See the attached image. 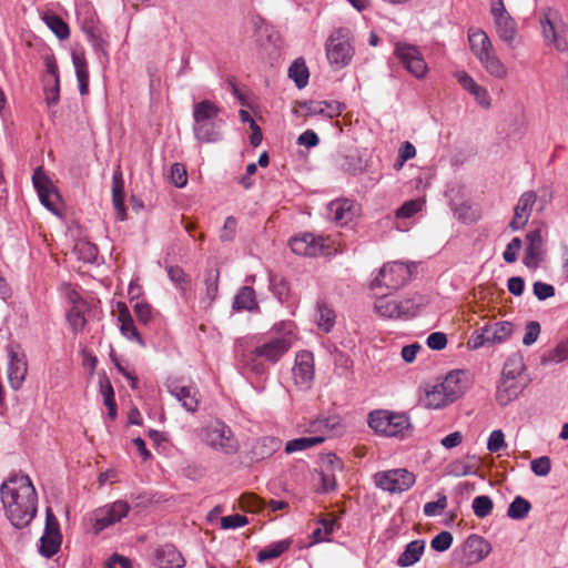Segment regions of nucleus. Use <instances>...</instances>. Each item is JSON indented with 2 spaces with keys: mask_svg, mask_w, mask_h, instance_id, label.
Returning a JSON list of instances; mask_svg holds the SVG:
<instances>
[{
  "mask_svg": "<svg viewBox=\"0 0 568 568\" xmlns=\"http://www.w3.org/2000/svg\"><path fill=\"white\" fill-rule=\"evenodd\" d=\"M219 270H210L205 274V294L210 302H213L219 293Z\"/></svg>",
  "mask_w": 568,
  "mask_h": 568,
  "instance_id": "864d4df0",
  "label": "nucleus"
},
{
  "mask_svg": "<svg viewBox=\"0 0 568 568\" xmlns=\"http://www.w3.org/2000/svg\"><path fill=\"white\" fill-rule=\"evenodd\" d=\"M333 424L329 423V419L323 418L317 419L312 424V427L316 432H321L322 435L310 436V437H300L288 440L285 445V452L287 454H293L296 452L306 450L313 446H316L325 440L324 434L333 428Z\"/></svg>",
  "mask_w": 568,
  "mask_h": 568,
  "instance_id": "f3484780",
  "label": "nucleus"
},
{
  "mask_svg": "<svg viewBox=\"0 0 568 568\" xmlns=\"http://www.w3.org/2000/svg\"><path fill=\"white\" fill-rule=\"evenodd\" d=\"M373 479L377 488L389 494H402L407 491L416 481L414 473L406 468H394L377 471L374 474Z\"/></svg>",
  "mask_w": 568,
  "mask_h": 568,
  "instance_id": "0eeeda50",
  "label": "nucleus"
},
{
  "mask_svg": "<svg viewBox=\"0 0 568 568\" xmlns=\"http://www.w3.org/2000/svg\"><path fill=\"white\" fill-rule=\"evenodd\" d=\"M525 371L524 359L520 355H511L507 358L504 364V368L501 372L503 378H511V379H525L523 373Z\"/></svg>",
  "mask_w": 568,
  "mask_h": 568,
  "instance_id": "ea45409f",
  "label": "nucleus"
},
{
  "mask_svg": "<svg viewBox=\"0 0 568 568\" xmlns=\"http://www.w3.org/2000/svg\"><path fill=\"white\" fill-rule=\"evenodd\" d=\"M6 516L13 527H27L37 514L38 495L28 475H14L0 487Z\"/></svg>",
  "mask_w": 568,
  "mask_h": 568,
  "instance_id": "f03ea898",
  "label": "nucleus"
},
{
  "mask_svg": "<svg viewBox=\"0 0 568 568\" xmlns=\"http://www.w3.org/2000/svg\"><path fill=\"white\" fill-rule=\"evenodd\" d=\"M447 345V337L442 332H434L427 337V346L434 351L444 349Z\"/></svg>",
  "mask_w": 568,
  "mask_h": 568,
  "instance_id": "774afa93",
  "label": "nucleus"
},
{
  "mask_svg": "<svg viewBox=\"0 0 568 568\" xmlns=\"http://www.w3.org/2000/svg\"><path fill=\"white\" fill-rule=\"evenodd\" d=\"M270 288L281 303L287 301L290 294L288 282L281 275H270Z\"/></svg>",
  "mask_w": 568,
  "mask_h": 568,
  "instance_id": "49530a36",
  "label": "nucleus"
},
{
  "mask_svg": "<svg viewBox=\"0 0 568 568\" xmlns=\"http://www.w3.org/2000/svg\"><path fill=\"white\" fill-rule=\"evenodd\" d=\"M220 112L221 108L216 103L210 100H203L193 105V121L197 123L214 121L217 119Z\"/></svg>",
  "mask_w": 568,
  "mask_h": 568,
  "instance_id": "473e14b6",
  "label": "nucleus"
},
{
  "mask_svg": "<svg viewBox=\"0 0 568 568\" xmlns=\"http://www.w3.org/2000/svg\"><path fill=\"white\" fill-rule=\"evenodd\" d=\"M74 253L79 260L85 263H93L98 256V248L94 244L85 241H80L74 246Z\"/></svg>",
  "mask_w": 568,
  "mask_h": 568,
  "instance_id": "09e8293b",
  "label": "nucleus"
},
{
  "mask_svg": "<svg viewBox=\"0 0 568 568\" xmlns=\"http://www.w3.org/2000/svg\"><path fill=\"white\" fill-rule=\"evenodd\" d=\"M526 379L500 378L496 390V400L500 406H507L515 400L526 387Z\"/></svg>",
  "mask_w": 568,
  "mask_h": 568,
  "instance_id": "5701e85b",
  "label": "nucleus"
},
{
  "mask_svg": "<svg viewBox=\"0 0 568 568\" xmlns=\"http://www.w3.org/2000/svg\"><path fill=\"white\" fill-rule=\"evenodd\" d=\"M540 334V324L536 321L527 323L525 327V335L523 337V344L526 346L532 345Z\"/></svg>",
  "mask_w": 568,
  "mask_h": 568,
  "instance_id": "0e129e2a",
  "label": "nucleus"
},
{
  "mask_svg": "<svg viewBox=\"0 0 568 568\" xmlns=\"http://www.w3.org/2000/svg\"><path fill=\"white\" fill-rule=\"evenodd\" d=\"M112 204L115 210L116 219L124 221L126 219V207L124 205V181L120 168H118L112 175Z\"/></svg>",
  "mask_w": 568,
  "mask_h": 568,
  "instance_id": "cd10ccee",
  "label": "nucleus"
},
{
  "mask_svg": "<svg viewBox=\"0 0 568 568\" xmlns=\"http://www.w3.org/2000/svg\"><path fill=\"white\" fill-rule=\"evenodd\" d=\"M88 306L84 302H77L67 313L68 323L73 333L78 334L83 331L87 318L85 311Z\"/></svg>",
  "mask_w": 568,
  "mask_h": 568,
  "instance_id": "f704fd0d",
  "label": "nucleus"
},
{
  "mask_svg": "<svg viewBox=\"0 0 568 568\" xmlns=\"http://www.w3.org/2000/svg\"><path fill=\"white\" fill-rule=\"evenodd\" d=\"M293 378L300 388L307 389L311 387L314 378V357L311 352L302 351L296 354Z\"/></svg>",
  "mask_w": 568,
  "mask_h": 568,
  "instance_id": "a211bd4d",
  "label": "nucleus"
},
{
  "mask_svg": "<svg viewBox=\"0 0 568 568\" xmlns=\"http://www.w3.org/2000/svg\"><path fill=\"white\" fill-rule=\"evenodd\" d=\"M494 18V26L498 38L507 44L508 48H515V39L517 37V23L507 12L503 0H498L491 4L490 9Z\"/></svg>",
  "mask_w": 568,
  "mask_h": 568,
  "instance_id": "9b49d317",
  "label": "nucleus"
},
{
  "mask_svg": "<svg viewBox=\"0 0 568 568\" xmlns=\"http://www.w3.org/2000/svg\"><path fill=\"white\" fill-rule=\"evenodd\" d=\"M169 278L173 282L176 288L180 291L183 298H187V292L191 287V280L180 266L166 267Z\"/></svg>",
  "mask_w": 568,
  "mask_h": 568,
  "instance_id": "a19ab883",
  "label": "nucleus"
},
{
  "mask_svg": "<svg viewBox=\"0 0 568 568\" xmlns=\"http://www.w3.org/2000/svg\"><path fill=\"white\" fill-rule=\"evenodd\" d=\"M523 242L519 237H514L506 246L503 258L507 263H515L518 258V253L521 250Z\"/></svg>",
  "mask_w": 568,
  "mask_h": 568,
  "instance_id": "bf43d9fd",
  "label": "nucleus"
},
{
  "mask_svg": "<svg viewBox=\"0 0 568 568\" xmlns=\"http://www.w3.org/2000/svg\"><path fill=\"white\" fill-rule=\"evenodd\" d=\"M232 307L236 312L258 310L253 287L248 285L241 287L234 296Z\"/></svg>",
  "mask_w": 568,
  "mask_h": 568,
  "instance_id": "7c9ffc66",
  "label": "nucleus"
},
{
  "mask_svg": "<svg viewBox=\"0 0 568 568\" xmlns=\"http://www.w3.org/2000/svg\"><path fill=\"white\" fill-rule=\"evenodd\" d=\"M493 500L489 496L480 495L473 499L471 508L478 518H485L493 511Z\"/></svg>",
  "mask_w": 568,
  "mask_h": 568,
  "instance_id": "3c124183",
  "label": "nucleus"
},
{
  "mask_svg": "<svg viewBox=\"0 0 568 568\" xmlns=\"http://www.w3.org/2000/svg\"><path fill=\"white\" fill-rule=\"evenodd\" d=\"M425 550V541L423 539H416L407 544L404 551L397 559L399 567H410L416 564Z\"/></svg>",
  "mask_w": 568,
  "mask_h": 568,
  "instance_id": "2f4dec72",
  "label": "nucleus"
},
{
  "mask_svg": "<svg viewBox=\"0 0 568 568\" xmlns=\"http://www.w3.org/2000/svg\"><path fill=\"white\" fill-rule=\"evenodd\" d=\"M325 50L327 60L334 70H341L348 65L354 55L349 30L339 28L333 31L326 41Z\"/></svg>",
  "mask_w": 568,
  "mask_h": 568,
  "instance_id": "20e7f679",
  "label": "nucleus"
},
{
  "mask_svg": "<svg viewBox=\"0 0 568 568\" xmlns=\"http://www.w3.org/2000/svg\"><path fill=\"white\" fill-rule=\"evenodd\" d=\"M170 179L176 187H184L187 183V173L184 165L174 163L170 170Z\"/></svg>",
  "mask_w": 568,
  "mask_h": 568,
  "instance_id": "4d7b16f0",
  "label": "nucleus"
},
{
  "mask_svg": "<svg viewBox=\"0 0 568 568\" xmlns=\"http://www.w3.org/2000/svg\"><path fill=\"white\" fill-rule=\"evenodd\" d=\"M291 544L292 541L290 539L275 541L260 550L256 559L258 562H265L267 560L278 558L282 554L288 550Z\"/></svg>",
  "mask_w": 568,
  "mask_h": 568,
  "instance_id": "58836bf2",
  "label": "nucleus"
},
{
  "mask_svg": "<svg viewBox=\"0 0 568 568\" xmlns=\"http://www.w3.org/2000/svg\"><path fill=\"white\" fill-rule=\"evenodd\" d=\"M468 41L475 57L493 45L489 37L481 29H470L468 32Z\"/></svg>",
  "mask_w": 568,
  "mask_h": 568,
  "instance_id": "79ce46f5",
  "label": "nucleus"
},
{
  "mask_svg": "<svg viewBox=\"0 0 568 568\" xmlns=\"http://www.w3.org/2000/svg\"><path fill=\"white\" fill-rule=\"evenodd\" d=\"M506 447L505 436L500 429L493 430L487 442V449L491 453H498Z\"/></svg>",
  "mask_w": 568,
  "mask_h": 568,
  "instance_id": "680f3d73",
  "label": "nucleus"
},
{
  "mask_svg": "<svg viewBox=\"0 0 568 568\" xmlns=\"http://www.w3.org/2000/svg\"><path fill=\"white\" fill-rule=\"evenodd\" d=\"M466 545L469 549L470 558H473L475 561H481L491 551L490 544L484 537L477 535L469 536L467 538Z\"/></svg>",
  "mask_w": 568,
  "mask_h": 568,
  "instance_id": "c9c22d12",
  "label": "nucleus"
},
{
  "mask_svg": "<svg viewBox=\"0 0 568 568\" xmlns=\"http://www.w3.org/2000/svg\"><path fill=\"white\" fill-rule=\"evenodd\" d=\"M61 545V534H43L40 538L39 552L45 557L51 558L54 556Z\"/></svg>",
  "mask_w": 568,
  "mask_h": 568,
  "instance_id": "37998d69",
  "label": "nucleus"
},
{
  "mask_svg": "<svg viewBox=\"0 0 568 568\" xmlns=\"http://www.w3.org/2000/svg\"><path fill=\"white\" fill-rule=\"evenodd\" d=\"M316 323L325 333H329L335 324L334 311L323 302H317Z\"/></svg>",
  "mask_w": 568,
  "mask_h": 568,
  "instance_id": "c03bdc74",
  "label": "nucleus"
},
{
  "mask_svg": "<svg viewBox=\"0 0 568 568\" xmlns=\"http://www.w3.org/2000/svg\"><path fill=\"white\" fill-rule=\"evenodd\" d=\"M169 393L175 397L182 406L191 413L196 412L199 407V394L196 388L179 385L176 382L168 383Z\"/></svg>",
  "mask_w": 568,
  "mask_h": 568,
  "instance_id": "393cba45",
  "label": "nucleus"
},
{
  "mask_svg": "<svg viewBox=\"0 0 568 568\" xmlns=\"http://www.w3.org/2000/svg\"><path fill=\"white\" fill-rule=\"evenodd\" d=\"M134 313L138 317V321L144 325H146L153 316L152 307L148 303L138 302L134 305Z\"/></svg>",
  "mask_w": 568,
  "mask_h": 568,
  "instance_id": "338daca9",
  "label": "nucleus"
},
{
  "mask_svg": "<svg viewBox=\"0 0 568 568\" xmlns=\"http://www.w3.org/2000/svg\"><path fill=\"white\" fill-rule=\"evenodd\" d=\"M462 394V387L454 373H449L440 383L427 386L420 403L430 409L442 408L455 402Z\"/></svg>",
  "mask_w": 568,
  "mask_h": 568,
  "instance_id": "7ed1b4c3",
  "label": "nucleus"
},
{
  "mask_svg": "<svg viewBox=\"0 0 568 568\" xmlns=\"http://www.w3.org/2000/svg\"><path fill=\"white\" fill-rule=\"evenodd\" d=\"M153 564L159 568H183L185 559L173 545L166 544L154 550Z\"/></svg>",
  "mask_w": 568,
  "mask_h": 568,
  "instance_id": "4be33fe9",
  "label": "nucleus"
},
{
  "mask_svg": "<svg viewBox=\"0 0 568 568\" xmlns=\"http://www.w3.org/2000/svg\"><path fill=\"white\" fill-rule=\"evenodd\" d=\"M544 38L550 41L556 50L568 51V26L551 9H545L539 18Z\"/></svg>",
  "mask_w": 568,
  "mask_h": 568,
  "instance_id": "6e6552de",
  "label": "nucleus"
},
{
  "mask_svg": "<svg viewBox=\"0 0 568 568\" xmlns=\"http://www.w3.org/2000/svg\"><path fill=\"white\" fill-rule=\"evenodd\" d=\"M288 78L293 80L298 89H303L308 83L310 72L304 59L298 58L288 68Z\"/></svg>",
  "mask_w": 568,
  "mask_h": 568,
  "instance_id": "4c0bfd02",
  "label": "nucleus"
},
{
  "mask_svg": "<svg viewBox=\"0 0 568 568\" xmlns=\"http://www.w3.org/2000/svg\"><path fill=\"white\" fill-rule=\"evenodd\" d=\"M377 313L386 318H409L416 314V305L412 300H388L381 297L375 303Z\"/></svg>",
  "mask_w": 568,
  "mask_h": 568,
  "instance_id": "2eb2a0df",
  "label": "nucleus"
},
{
  "mask_svg": "<svg viewBox=\"0 0 568 568\" xmlns=\"http://www.w3.org/2000/svg\"><path fill=\"white\" fill-rule=\"evenodd\" d=\"M72 62L75 69V75L81 95L89 93V70L83 53L72 52Z\"/></svg>",
  "mask_w": 568,
  "mask_h": 568,
  "instance_id": "72a5a7b5",
  "label": "nucleus"
},
{
  "mask_svg": "<svg viewBox=\"0 0 568 568\" xmlns=\"http://www.w3.org/2000/svg\"><path fill=\"white\" fill-rule=\"evenodd\" d=\"M290 247L293 253L303 256H317L328 254V247L323 236L304 233L291 239Z\"/></svg>",
  "mask_w": 568,
  "mask_h": 568,
  "instance_id": "4468645a",
  "label": "nucleus"
},
{
  "mask_svg": "<svg viewBox=\"0 0 568 568\" xmlns=\"http://www.w3.org/2000/svg\"><path fill=\"white\" fill-rule=\"evenodd\" d=\"M526 250L524 264L529 268H537L544 257V241L539 229L529 231L526 234Z\"/></svg>",
  "mask_w": 568,
  "mask_h": 568,
  "instance_id": "412c9836",
  "label": "nucleus"
},
{
  "mask_svg": "<svg viewBox=\"0 0 568 568\" xmlns=\"http://www.w3.org/2000/svg\"><path fill=\"white\" fill-rule=\"evenodd\" d=\"M486 333V341L490 345L500 344L508 339L513 333V324L509 322H495L483 326Z\"/></svg>",
  "mask_w": 568,
  "mask_h": 568,
  "instance_id": "c756f323",
  "label": "nucleus"
},
{
  "mask_svg": "<svg viewBox=\"0 0 568 568\" xmlns=\"http://www.w3.org/2000/svg\"><path fill=\"white\" fill-rule=\"evenodd\" d=\"M78 19L81 29L85 33L95 52L103 51L104 39L100 27L97 23L95 13L90 7H83L78 11Z\"/></svg>",
  "mask_w": 568,
  "mask_h": 568,
  "instance_id": "dca6fc26",
  "label": "nucleus"
},
{
  "mask_svg": "<svg viewBox=\"0 0 568 568\" xmlns=\"http://www.w3.org/2000/svg\"><path fill=\"white\" fill-rule=\"evenodd\" d=\"M310 111L313 114H321L332 119L342 113V108L337 102L318 101L312 103Z\"/></svg>",
  "mask_w": 568,
  "mask_h": 568,
  "instance_id": "de8ad7c7",
  "label": "nucleus"
},
{
  "mask_svg": "<svg viewBox=\"0 0 568 568\" xmlns=\"http://www.w3.org/2000/svg\"><path fill=\"white\" fill-rule=\"evenodd\" d=\"M33 185L38 192L40 202L51 212L57 213L55 202L59 197L52 182L42 169H37L32 175Z\"/></svg>",
  "mask_w": 568,
  "mask_h": 568,
  "instance_id": "aec40b11",
  "label": "nucleus"
},
{
  "mask_svg": "<svg viewBox=\"0 0 568 568\" xmlns=\"http://www.w3.org/2000/svg\"><path fill=\"white\" fill-rule=\"evenodd\" d=\"M566 359H568V341H562L548 354L544 362L561 363Z\"/></svg>",
  "mask_w": 568,
  "mask_h": 568,
  "instance_id": "052dcab7",
  "label": "nucleus"
},
{
  "mask_svg": "<svg viewBox=\"0 0 568 568\" xmlns=\"http://www.w3.org/2000/svg\"><path fill=\"white\" fill-rule=\"evenodd\" d=\"M8 354V381L13 389H19L28 373V363L24 352L18 344L7 346Z\"/></svg>",
  "mask_w": 568,
  "mask_h": 568,
  "instance_id": "ddd939ff",
  "label": "nucleus"
},
{
  "mask_svg": "<svg viewBox=\"0 0 568 568\" xmlns=\"http://www.w3.org/2000/svg\"><path fill=\"white\" fill-rule=\"evenodd\" d=\"M202 439L212 448L226 455L239 450V443L232 429L222 420H215L202 429Z\"/></svg>",
  "mask_w": 568,
  "mask_h": 568,
  "instance_id": "423d86ee",
  "label": "nucleus"
},
{
  "mask_svg": "<svg viewBox=\"0 0 568 568\" xmlns=\"http://www.w3.org/2000/svg\"><path fill=\"white\" fill-rule=\"evenodd\" d=\"M236 230L237 220L232 215L227 216L220 232V240L222 242H232L236 236Z\"/></svg>",
  "mask_w": 568,
  "mask_h": 568,
  "instance_id": "5fc2aeb1",
  "label": "nucleus"
},
{
  "mask_svg": "<svg viewBox=\"0 0 568 568\" xmlns=\"http://www.w3.org/2000/svg\"><path fill=\"white\" fill-rule=\"evenodd\" d=\"M131 510V506L125 500H116L105 505L94 511L93 529L95 534L101 532L110 526L121 521Z\"/></svg>",
  "mask_w": 568,
  "mask_h": 568,
  "instance_id": "f8f14e48",
  "label": "nucleus"
},
{
  "mask_svg": "<svg viewBox=\"0 0 568 568\" xmlns=\"http://www.w3.org/2000/svg\"><path fill=\"white\" fill-rule=\"evenodd\" d=\"M45 26L60 39L65 40L70 36V29L64 20L51 12H44L41 17Z\"/></svg>",
  "mask_w": 568,
  "mask_h": 568,
  "instance_id": "e433bc0d",
  "label": "nucleus"
},
{
  "mask_svg": "<svg viewBox=\"0 0 568 568\" xmlns=\"http://www.w3.org/2000/svg\"><path fill=\"white\" fill-rule=\"evenodd\" d=\"M118 310V321L120 322V331L123 336H125L130 341H134L139 343L141 346H145V343L136 329V326L133 322L131 313L123 302H119L116 304Z\"/></svg>",
  "mask_w": 568,
  "mask_h": 568,
  "instance_id": "a878e982",
  "label": "nucleus"
},
{
  "mask_svg": "<svg viewBox=\"0 0 568 568\" xmlns=\"http://www.w3.org/2000/svg\"><path fill=\"white\" fill-rule=\"evenodd\" d=\"M453 544V535L449 531H442L436 535L432 541L430 547L439 552L446 551Z\"/></svg>",
  "mask_w": 568,
  "mask_h": 568,
  "instance_id": "13d9d810",
  "label": "nucleus"
},
{
  "mask_svg": "<svg viewBox=\"0 0 568 568\" xmlns=\"http://www.w3.org/2000/svg\"><path fill=\"white\" fill-rule=\"evenodd\" d=\"M476 58L491 77L496 79H505L507 77V68L498 58L493 45L477 54Z\"/></svg>",
  "mask_w": 568,
  "mask_h": 568,
  "instance_id": "bb28decb",
  "label": "nucleus"
},
{
  "mask_svg": "<svg viewBox=\"0 0 568 568\" xmlns=\"http://www.w3.org/2000/svg\"><path fill=\"white\" fill-rule=\"evenodd\" d=\"M247 524V518L240 514L224 516L221 518V527L223 529H236Z\"/></svg>",
  "mask_w": 568,
  "mask_h": 568,
  "instance_id": "e2e57ef3",
  "label": "nucleus"
},
{
  "mask_svg": "<svg viewBox=\"0 0 568 568\" xmlns=\"http://www.w3.org/2000/svg\"><path fill=\"white\" fill-rule=\"evenodd\" d=\"M368 425L381 435L387 437H404L409 428V420L405 414L389 410H375L368 416Z\"/></svg>",
  "mask_w": 568,
  "mask_h": 568,
  "instance_id": "39448f33",
  "label": "nucleus"
},
{
  "mask_svg": "<svg viewBox=\"0 0 568 568\" xmlns=\"http://www.w3.org/2000/svg\"><path fill=\"white\" fill-rule=\"evenodd\" d=\"M271 336L252 349L239 343L235 346V358L243 374L263 376L267 372L266 364H276L297 341V328L293 321H281L271 327Z\"/></svg>",
  "mask_w": 568,
  "mask_h": 568,
  "instance_id": "f257e3e1",
  "label": "nucleus"
},
{
  "mask_svg": "<svg viewBox=\"0 0 568 568\" xmlns=\"http://www.w3.org/2000/svg\"><path fill=\"white\" fill-rule=\"evenodd\" d=\"M355 213L356 205L354 201L348 199L335 200L327 205V216L339 225L352 221Z\"/></svg>",
  "mask_w": 568,
  "mask_h": 568,
  "instance_id": "b1692460",
  "label": "nucleus"
},
{
  "mask_svg": "<svg viewBox=\"0 0 568 568\" xmlns=\"http://www.w3.org/2000/svg\"><path fill=\"white\" fill-rule=\"evenodd\" d=\"M530 468L536 476L546 477L551 470V460L548 456H541L530 462Z\"/></svg>",
  "mask_w": 568,
  "mask_h": 568,
  "instance_id": "6e6d98bb",
  "label": "nucleus"
},
{
  "mask_svg": "<svg viewBox=\"0 0 568 568\" xmlns=\"http://www.w3.org/2000/svg\"><path fill=\"white\" fill-rule=\"evenodd\" d=\"M532 290H534V295L539 301H545L547 298L555 296V287L548 283L537 281L534 283Z\"/></svg>",
  "mask_w": 568,
  "mask_h": 568,
  "instance_id": "69168bd1",
  "label": "nucleus"
},
{
  "mask_svg": "<svg viewBox=\"0 0 568 568\" xmlns=\"http://www.w3.org/2000/svg\"><path fill=\"white\" fill-rule=\"evenodd\" d=\"M425 205V200L423 199H414L406 201L396 211L397 219H409L422 211Z\"/></svg>",
  "mask_w": 568,
  "mask_h": 568,
  "instance_id": "603ef678",
  "label": "nucleus"
},
{
  "mask_svg": "<svg viewBox=\"0 0 568 568\" xmlns=\"http://www.w3.org/2000/svg\"><path fill=\"white\" fill-rule=\"evenodd\" d=\"M412 270L402 262H392L385 264L378 275L372 281V288L385 286L390 291H396L404 286L410 278Z\"/></svg>",
  "mask_w": 568,
  "mask_h": 568,
  "instance_id": "1a4fd4ad",
  "label": "nucleus"
},
{
  "mask_svg": "<svg viewBox=\"0 0 568 568\" xmlns=\"http://www.w3.org/2000/svg\"><path fill=\"white\" fill-rule=\"evenodd\" d=\"M436 496H437V500L428 501L424 505L423 511H424V515L427 517L439 516L443 514V511L447 507V504H448L447 496L442 491H438L436 494Z\"/></svg>",
  "mask_w": 568,
  "mask_h": 568,
  "instance_id": "8fccbe9b",
  "label": "nucleus"
},
{
  "mask_svg": "<svg viewBox=\"0 0 568 568\" xmlns=\"http://www.w3.org/2000/svg\"><path fill=\"white\" fill-rule=\"evenodd\" d=\"M536 201L537 194L534 191H527L520 195L514 209V217L508 224L511 231H519L526 226Z\"/></svg>",
  "mask_w": 568,
  "mask_h": 568,
  "instance_id": "6ab92c4d",
  "label": "nucleus"
},
{
  "mask_svg": "<svg viewBox=\"0 0 568 568\" xmlns=\"http://www.w3.org/2000/svg\"><path fill=\"white\" fill-rule=\"evenodd\" d=\"M394 55L407 72L416 79H424L426 77L428 67L416 45L397 42L394 48Z\"/></svg>",
  "mask_w": 568,
  "mask_h": 568,
  "instance_id": "9d476101",
  "label": "nucleus"
},
{
  "mask_svg": "<svg viewBox=\"0 0 568 568\" xmlns=\"http://www.w3.org/2000/svg\"><path fill=\"white\" fill-rule=\"evenodd\" d=\"M531 509L530 503L521 496H516L510 503L507 516L515 520H521L528 516Z\"/></svg>",
  "mask_w": 568,
  "mask_h": 568,
  "instance_id": "a18cd8bd",
  "label": "nucleus"
},
{
  "mask_svg": "<svg viewBox=\"0 0 568 568\" xmlns=\"http://www.w3.org/2000/svg\"><path fill=\"white\" fill-rule=\"evenodd\" d=\"M193 133L195 139L201 143H214L222 138L216 120L202 123L193 122Z\"/></svg>",
  "mask_w": 568,
  "mask_h": 568,
  "instance_id": "c85d7f7f",
  "label": "nucleus"
}]
</instances>
